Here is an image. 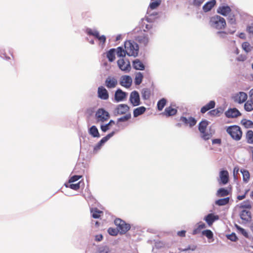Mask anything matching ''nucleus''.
I'll return each instance as SVG.
<instances>
[{"mask_svg": "<svg viewBox=\"0 0 253 253\" xmlns=\"http://www.w3.org/2000/svg\"><path fill=\"white\" fill-rule=\"evenodd\" d=\"M209 24L211 28L218 30H224L226 26L225 19L217 15L210 18Z\"/></svg>", "mask_w": 253, "mask_h": 253, "instance_id": "nucleus-1", "label": "nucleus"}, {"mask_svg": "<svg viewBox=\"0 0 253 253\" xmlns=\"http://www.w3.org/2000/svg\"><path fill=\"white\" fill-rule=\"evenodd\" d=\"M125 52L129 56L136 57L138 55L139 46L135 42L131 41H126L125 42Z\"/></svg>", "mask_w": 253, "mask_h": 253, "instance_id": "nucleus-2", "label": "nucleus"}, {"mask_svg": "<svg viewBox=\"0 0 253 253\" xmlns=\"http://www.w3.org/2000/svg\"><path fill=\"white\" fill-rule=\"evenodd\" d=\"M114 223L117 228L121 234H124L127 232L130 228L129 224L126 223V222L120 218H116L114 220Z\"/></svg>", "mask_w": 253, "mask_h": 253, "instance_id": "nucleus-3", "label": "nucleus"}, {"mask_svg": "<svg viewBox=\"0 0 253 253\" xmlns=\"http://www.w3.org/2000/svg\"><path fill=\"white\" fill-rule=\"evenodd\" d=\"M226 130L233 139L239 140L241 138L242 132L239 126H231L228 127Z\"/></svg>", "mask_w": 253, "mask_h": 253, "instance_id": "nucleus-4", "label": "nucleus"}, {"mask_svg": "<svg viewBox=\"0 0 253 253\" xmlns=\"http://www.w3.org/2000/svg\"><path fill=\"white\" fill-rule=\"evenodd\" d=\"M209 122L206 120L202 121L199 124V129L201 133V137L205 140H208L211 137V134L206 132V128Z\"/></svg>", "mask_w": 253, "mask_h": 253, "instance_id": "nucleus-5", "label": "nucleus"}, {"mask_svg": "<svg viewBox=\"0 0 253 253\" xmlns=\"http://www.w3.org/2000/svg\"><path fill=\"white\" fill-rule=\"evenodd\" d=\"M95 117L97 122H104L109 119L110 115L107 111L101 108L96 112Z\"/></svg>", "mask_w": 253, "mask_h": 253, "instance_id": "nucleus-6", "label": "nucleus"}, {"mask_svg": "<svg viewBox=\"0 0 253 253\" xmlns=\"http://www.w3.org/2000/svg\"><path fill=\"white\" fill-rule=\"evenodd\" d=\"M117 64L120 69L123 71L128 72L130 70L131 66L128 59H120L117 61Z\"/></svg>", "mask_w": 253, "mask_h": 253, "instance_id": "nucleus-7", "label": "nucleus"}, {"mask_svg": "<svg viewBox=\"0 0 253 253\" xmlns=\"http://www.w3.org/2000/svg\"><path fill=\"white\" fill-rule=\"evenodd\" d=\"M118 84V80L116 77L109 76L105 81V85L108 89L115 88Z\"/></svg>", "mask_w": 253, "mask_h": 253, "instance_id": "nucleus-8", "label": "nucleus"}, {"mask_svg": "<svg viewBox=\"0 0 253 253\" xmlns=\"http://www.w3.org/2000/svg\"><path fill=\"white\" fill-rule=\"evenodd\" d=\"M247 98L248 95L247 93L242 91L234 94L232 96L234 101L239 104H242L245 102Z\"/></svg>", "mask_w": 253, "mask_h": 253, "instance_id": "nucleus-9", "label": "nucleus"}, {"mask_svg": "<svg viewBox=\"0 0 253 253\" xmlns=\"http://www.w3.org/2000/svg\"><path fill=\"white\" fill-rule=\"evenodd\" d=\"M129 101L133 106H138L140 104V97L137 91H133L131 92Z\"/></svg>", "mask_w": 253, "mask_h": 253, "instance_id": "nucleus-10", "label": "nucleus"}, {"mask_svg": "<svg viewBox=\"0 0 253 253\" xmlns=\"http://www.w3.org/2000/svg\"><path fill=\"white\" fill-rule=\"evenodd\" d=\"M129 110V106L125 104H121L118 105L115 109V113L117 115H124L126 114Z\"/></svg>", "mask_w": 253, "mask_h": 253, "instance_id": "nucleus-11", "label": "nucleus"}, {"mask_svg": "<svg viewBox=\"0 0 253 253\" xmlns=\"http://www.w3.org/2000/svg\"><path fill=\"white\" fill-rule=\"evenodd\" d=\"M120 84L126 88H129L132 84L131 78L127 75L122 76L120 78Z\"/></svg>", "mask_w": 253, "mask_h": 253, "instance_id": "nucleus-12", "label": "nucleus"}, {"mask_svg": "<svg viewBox=\"0 0 253 253\" xmlns=\"http://www.w3.org/2000/svg\"><path fill=\"white\" fill-rule=\"evenodd\" d=\"M98 97L102 100H107L109 95L107 89L103 86L98 87L97 90Z\"/></svg>", "mask_w": 253, "mask_h": 253, "instance_id": "nucleus-13", "label": "nucleus"}, {"mask_svg": "<svg viewBox=\"0 0 253 253\" xmlns=\"http://www.w3.org/2000/svg\"><path fill=\"white\" fill-rule=\"evenodd\" d=\"M127 93L119 88L115 92L114 98L116 102H120L125 100L127 96Z\"/></svg>", "mask_w": 253, "mask_h": 253, "instance_id": "nucleus-14", "label": "nucleus"}, {"mask_svg": "<svg viewBox=\"0 0 253 253\" xmlns=\"http://www.w3.org/2000/svg\"><path fill=\"white\" fill-rule=\"evenodd\" d=\"M135 40L140 44L144 46L146 45L148 42V35L145 33V31H144V33L136 36Z\"/></svg>", "mask_w": 253, "mask_h": 253, "instance_id": "nucleus-15", "label": "nucleus"}, {"mask_svg": "<svg viewBox=\"0 0 253 253\" xmlns=\"http://www.w3.org/2000/svg\"><path fill=\"white\" fill-rule=\"evenodd\" d=\"M87 33L88 35H92L97 38L100 42L104 43L106 42V37L105 36H100L99 32L97 31H92L91 29H89Z\"/></svg>", "mask_w": 253, "mask_h": 253, "instance_id": "nucleus-16", "label": "nucleus"}, {"mask_svg": "<svg viewBox=\"0 0 253 253\" xmlns=\"http://www.w3.org/2000/svg\"><path fill=\"white\" fill-rule=\"evenodd\" d=\"M204 219L208 223L209 226H211L215 221L219 219V216L218 215H215L213 213H210L206 216Z\"/></svg>", "mask_w": 253, "mask_h": 253, "instance_id": "nucleus-17", "label": "nucleus"}, {"mask_svg": "<svg viewBox=\"0 0 253 253\" xmlns=\"http://www.w3.org/2000/svg\"><path fill=\"white\" fill-rule=\"evenodd\" d=\"M219 178L223 184H227L229 181L228 172L225 170H221L219 172Z\"/></svg>", "mask_w": 253, "mask_h": 253, "instance_id": "nucleus-18", "label": "nucleus"}, {"mask_svg": "<svg viewBox=\"0 0 253 253\" xmlns=\"http://www.w3.org/2000/svg\"><path fill=\"white\" fill-rule=\"evenodd\" d=\"M230 11V7L227 5H221L218 8L217 10V12L218 13L224 16L228 15Z\"/></svg>", "mask_w": 253, "mask_h": 253, "instance_id": "nucleus-19", "label": "nucleus"}, {"mask_svg": "<svg viewBox=\"0 0 253 253\" xmlns=\"http://www.w3.org/2000/svg\"><path fill=\"white\" fill-rule=\"evenodd\" d=\"M228 118H236L241 115L240 112L236 108L229 109L225 113Z\"/></svg>", "mask_w": 253, "mask_h": 253, "instance_id": "nucleus-20", "label": "nucleus"}, {"mask_svg": "<svg viewBox=\"0 0 253 253\" xmlns=\"http://www.w3.org/2000/svg\"><path fill=\"white\" fill-rule=\"evenodd\" d=\"M180 121L186 125H189L190 127L194 126L196 124V120L192 117H189L187 119L185 117H182L180 118Z\"/></svg>", "mask_w": 253, "mask_h": 253, "instance_id": "nucleus-21", "label": "nucleus"}, {"mask_svg": "<svg viewBox=\"0 0 253 253\" xmlns=\"http://www.w3.org/2000/svg\"><path fill=\"white\" fill-rule=\"evenodd\" d=\"M146 110V108L144 106L139 107L134 109L133 111V117L136 118L142 115L145 113Z\"/></svg>", "mask_w": 253, "mask_h": 253, "instance_id": "nucleus-22", "label": "nucleus"}, {"mask_svg": "<svg viewBox=\"0 0 253 253\" xmlns=\"http://www.w3.org/2000/svg\"><path fill=\"white\" fill-rule=\"evenodd\" d=\"M90 212L92 217L94 218H98L103 214V211H100L97 208H91L90 209Z\"/></svg>", "mask_w": 253, "mask_h": 253, "instance_id": "nucleus-23", "label": "nucleus"}, {"mask_svg": "<svg viewBox=\"0 0 253 253\" xmlns=\"http://www.w3.org/2000/svg\"><path fill=\"white\" fill-rule=\"evenodd\" d=\"M133 67L136 70H143L145 66L143 63L139 59H135L133 61Z\"/></svg>", "mask_w": 253, "mask_h": 253, "instance_id": "nucleus-24", "label": "nucleus"}, {"mask_svg": "<svg viewBox=\"0 0 253 253\" xmlns=\"http://www.w3.org/2000/svg\"><path fill=\"white\" fill-rule=\"evenodd\" d=\"M240 217L242 220L249 221L251 218V213L247 210H243L240 213Z\"/></svg>", "mask_w": 253, "mask_h": 253, "instance_id": "nucleus-25", "label": "nucleus"}, {"mask_svg": "<svg viewBox=\"0 0 253 253\" xmlns=\"http://www.w3.org/2000/svg\"><path fill=\"white\" fill-rule=\"evenodd\" d=\"M215 0H211L210 1H208L203 6V8L204 11L205 12L209 11L214 6V5L215 4Z\"/></svg>", "mask_w": 253, "mask_h": 253, "instance_id": "nucleus-26", "label": "nucleus"}, {"mask_svg": "<svg viewBox=\"0 0 253 253\" xmlns=\"http://www.w3.org/2000/svg\"><path fill=\"white\" fill-rule=\"evenodd\" d=\"M215 102L214 101H211L208 104L203 106L201 110L202 113H205L209 110L213 108L215 106Z\"/></svg>", "mask_w": 253, "mask_h": 253, "instance_id": "nucleus-27", "label": "nucleus"}, {"mask_svg": "<svg viewBox=\"0 0 253 253\" xmlns=\"http://www.w3.org/2000/svg\"><path fill=\"white\" fill-rule=\"evenodd\" d=\"M88 132L93 137H99L100 134L98 129L95 126H92L88 130Z\"/></svg>", "mask_w": 253, "mask_h": 253, "instance_id": "nucleus-28", "label": "nucleus"}, {"mask_svg": "<svg viewBox=\"0 0 253 253\" xmlns=\"http://www.w3.org/2000/svg\"><path fill=\"white\" fill-rule=\"evenodd\" d=\"M176 112L177 110L175 109L169 107L165 109V112L163 113L162 115L166 116H170L175 115Z\"/></svg>", "mask_w": 253, "mask_h": 253, "instance_id": "nucleus-29", "label": "nucleus"}, {"mask_svg": "<svg viewBox=\"0 0 253 253\" xmlns=\"http://www.w3.org/2000/svg\"><path fill=\"white\" fill-rule=\"evenodd\" d=\"M141 95L143 99H148L151 96V91L148 88H143L141 91Z\"/></svg>", "mask_w": 253, "mask_h": 253, "instance_id": "nucleus-30", "label": "nucleus"}, {"mask_svg": "<svg viewBox=\"0 0 253 253\" xmlns=\"http://www.w3.org/2000/svg\"><path fill=\"white\" fill-rule=\"evenodd\" d=\"M223 112L221 108H218L216 109L212 110L209 112V114L213 116H219Z\"/></svg>", "mask_w": 253, "mask_h": 253, "instance_id": "nucleus-31", "label": "nucleus"}, {"mask_svg": "<svg viewBox=\"0 0 253 253\" xmlns=\"http://www.w3.org/2000/svg\"><path fill=\"white\" fill-rule=\"evenodd\" d=\"M115 49L114 48L111 49L107 53V57L110 62H113L115 59Z\"/></svg>", "mask_w": 253, "mask_h": 253, "instance_id": "nucleus-32", "label": "nucleus"}, {"mask_svg": "<svg viewBox=\"0 0 253 253\" xmlns=\"http://www.w3.org/2000/svg\"><path fill=\"white\" fill-rule=\"evenodd\" d=\"M246 137L248 143L253 144V131L248 130L246 133Z\"/></svg>", "mask_w": 253, "mask_h": 253, "instance_id": "nucleus-33", "label": "nucleus"}, {"mask_svg": "<svg viewBox=\"0 0 253 253\" xmlns=\"http://www.w3.org/2000/svg\"><path fill=\"white\" fill-rule=\"evenodd\" d=\"M229 194V191L225 188H220L217 192L216 195L217 197H224Z\"/></svg>", "mask_w": 253, "mask_h": 253, "instance_id": "nucleus-34", "label": "nucleus"}, {"mask_svg": "<svg viewBox=\"0 0 253 253\" xmlns=\"http://www.w3.org/2000/svg\"><path fill=\"white\" fill-rule=\"evenodd\" d=\"M206 227V224L202 222H200L198 223V227L197 228L195 229L193 231V234L195 235L199 232V231L204 228Z\"/></svg>", "mask_w": 253, "mask_h": 253, "instance_id": "nucleus-35", "label": "nucleus"}, {"mask_svg": "<svg viewBox=\"0 0 253 253\" xmlns=\"http://www.w3.org/2000/svg\"><path fill=\"white\" fill-rule=\"evenodd\" d=\"M245 109L248 112L253 110V101L250 99L244 105Z\"/></svg>", "mask_w": 253, "mask_h": 253, "instance_id": "nucleus-36", "label": "nucleus"}, {"mask_svg": "<svg viewBox=\"0 0 253 253\" xmlns=\"http://www.w3.org/2000/svg\"><path fill=\"white\" fill-rule=\"evenodd\" d=\"M241 172L243 175V180L246 182H248L250 177L249 172L248 170L245 169L241 170Z\"/></svg>", "mask_w": 253, "mask_h": 253, "instance_id": "nucleus-37", "label": "nucleus"}, {"mask_svg": "<svg viewBox=\"0 0 253 253\" xmlns=\"http://www.w3.org/2000/svg\"><path fill=\"white\" fill-rule=\"evenodd\" d=\"M229 198H225L223 199H219L215 201V204L218 206H224L227 204L229 202Z\"/></svg>", "mask_w": 253, "mask_h": 253, "instance_id": "nucleus-38", "label": "nucleus"}, {"mask_svg": "<svg viewBox=\"0 0 253 253\" xmlns=\"http://www.w3.org/2000/svg\"><path fill=\"white\" fill-rule=\"evenodd\" d=\"M202 234L207 237L209 240L212 239L213 241V234L212 231L210 230H205L202 231Z\"/></svg>", "mask_w": 253, "mask_h": 253, "instance_id": "nucleus-39", "label": "nucleus"}, {"mask_svg": "<svg viewBox=\"0 0 253 253\" xmlns=\"http://www.w3.org/2000/svg\"><path fill=\"white\" fill-rule=\"evenodd\" d=\"M143 78V76L141 73H137L135 78V84L137 85L140 84L142 81Z\"/></svg>", "mask_w": 253, "mask_h": 253, "instance_id": "nucleus-40", "label": "nucleus"}, {"mask_svg": "<svg viewBox=\"0 0 253 253\" xmlns=\"http://www.w3.org/2000/svg\"><path fill=\"white\" fill-rule=\"evenodd\" d=\"M241 123L246 128H250L253 126V123L251 120L244 119L242 121Z\"/></svg>", "mask_w": 253, "mask_h": 253, "instance_id": "nucleus-41", "label": "nucleus"}, {"mask_svg": "<svg viewBox=\"0 0 253 253\" xmlns=\"http://www.w3.org/2000/svg\"><path fill=\"white\" fill-rule=\"evenodd\" d=\"M117 54L118 57H125L126 54L125 52V49H124L122 47H118L117 48Z\"/></svg>", "mask_w": 253, "mask_h": 253, "instance_id": "nucleus-42", "label": "nucleus"}, {"mask_svg": "<svg viewBox=\"0 0 253 253\" xmlns=\"http://www.w3.org/2000/svg\"><path fill=\"white\" fill-rule=\"evenodd\" d=\"M115 123L114 121L111 120V121H110L109 123H108L107 124L104 125V126H101V129L102 131L106 132L107 130H108L109 129L110 126H111L112 125H115Z\"/></svg>", "mask_w": 253, "mask_h": 253, "instance_id": "nucleus-43", "label": "nucleus"}, {"mask_svg": "<svg viewBox=\"0 0 253 253\" xmlns=\"http://www.w3.org/2000/svg\"><path fill=\"white\" fill-rule=\"evenodd\" d=\"M67 187H69L72 189L77 190L80 188V182L76 183V184H70L65 185Z\"/></svg>", "mask_w": 253, "mask_h": 253, "instance_id": "nucleus-44", "label": "nucleus"}, {"mask_svg": "<svg viewBox=\"0 0 253 253\" xmlns=\"http://www.w3.org/2000/svg\"><path fill=\"white\" fill-rule=\"evenodd\" d=\"M242 48L246 52H248L251 50L252 47L249 42H245L242 44Z\"/></svg>", "mask_w": 253, "mask_h": 253, "instance_id": "nucleus-45", "label": "nucleus"}, {"mask_svg": "<svg viewBox=\"0 0 253 253\" xmlns=\"http://www.w3.org/2000/svg\"><path fill=\"white\" fill-rule=\"evenodd\" d=\"M131 118V114L130 113H127L126 114L125 116L121 117L118 119V122H126L128 121Z\"/></svg>", "mask_w": 253, "mask_h": 253, "instance_id": "nucleus-46", "label": "nucleus"}, {"mask_svg": "<svg viewBox=\"0 0 253 253\" xmlns=\"http://www.w3.org/2000/svg\"><path fill=\"white\" fill-rule=\"evenodd\" d=\"M236 227L237 229L238 230V232L239 233H241V234H242L243 236H244L246 237H248V234L247 232L244 229L240 227L239 226H238L237 225H236Z\"/></svg>", "mask_w": 253, "mask_h": 253, "instance_id": "nucleus-47", "label": "nucleus"}, {"mask_svg": "<svg viewBox=\"0 0 253 253\" xmlns=\"http://www.w3.org/2000/svg\"><path fill=\"white\" fill-rule=\"evenodd\" d=\"M108 233L112 236H116L118 235L119 232L118 229H115L114 228H109L108 229Z\"/></svg>", "mask_w": 253, "mask_h": 253, "instance_id": "nucleus-48", "label": "nucleus"}, {"mask_svg": "<svg viewBox=\"0 0 253 253\" xmlns=\"http://www.w3.org/2000/svg\"><path fill=\"white\" fill-rule=\"evenodd\" d=\"M99 253H109V248L107 246H103L101 247L98 249Z\"/></svg>", "mask_w": 253, "mask_h": 253, "instance_id": "nucleus-49", "label": "nucleus"}, {"mask_svg": "<svg viewBox=\"0 0 253 253\" xmlns=\"http://www.w3.org/2000/svg\"><path fill=\"white\" fill-rule=\"evenodd\" d=\"M166 102L167 101L165 98H163L159 100V111L161 110L164 108Z\"/></svg>", "mask_w": 253, "mask_h": 253, "instance_id": "nucleus-50", "label": "nucleus"}, {"mask_svg": "<svg viewBox=\"0 0 253 253\" xmlns=\"http://www.w3.org/2000/svg\"><path fill=\"white\" fill-rule=\"evenodd\" d=\"M81 177V176L79 175H74L70 177V178L69 180V182L72 183L74 182L77 180H78Z\"/></svg>", "mask_w": 253, "mask_h": 253, "instance_id": "nucleus-51", "label": "nucleus"}, {"mask_svg": "<svg viewBox=\"0 0 253 253\" xmlns=\"http://www.w3.org/2000/svg\"><path fill=\"white\" fill-rule=\"evenodd\" d=\"M239 168L236 166L233 169V176L235 179L237 178L238 174H239Z\"/></svg>", "mask_w": 253, "mask_h": 253, "instance_id": "nucleus-52", "label": "nucleus"}, {"mask_svg": "<svg viewBox=\"0 0 253 253\" xmlns=\"http://www.w3.org/2000/svg\"><path fill=\"white\" fill-rule=\"evenodd\" d=\"M158 6V1H156L155 2H152L150 4L149 8L151 10H153L156 8Z\"/></svg>", "mask_w": 253, "mask_h": 253, "instance_id": "nucleus-53", "label": "nucleus"}, {"mask_svg": "<svg viewBox=\"0 0 253 253\" xmlns=\"http://www.w3.org/2000/svg\"><path fill=\"white\" fill-rule=\"evenodd\" d=\"M227 237L228 239L232 241H235L237 239L236 235L235 233H232L230 235H228L227 236Z\"/></svg>", "mask_w": 253, "mask_h": 253, "instance_id": "nucleus-54", "label": "nucleus"}, {"mask_svg": "<svg viewBox=\"0 0 253 253\" xmlns=\"http://www.w3.org/2000/svg\"><path fill=\"white\" fill-rule=\"evenodd\" d=\"M242 207L246 208H248V209H250L252 207V205H251L250 202H247L244 203V204H242Z\"/></svg>", "mask_w": 253, "mask_h": 253, "instance_id": "nucleus-55", "label": "nucleus"}, {"mask_svg": "<svg viewBox=\"0 0 253 253\" xmlns=\"http://www.w3.org/2000/svg\"><path fill=\"white\" fill-rule=\"evenodd\" d=\"M204 1V0H194L193 4L197 6L200 5Z\"/></svg>", "mask_w": 253, "mask_h": 253, "instance_id": "nucleus-56", "label": "nucleus"}, {"mask_svg": "<svg viewBox=\"0 0 253 253\" xmlns=\"http://www.w3.org/2000/svg\"><path fill=\"white\" fill-rule=\"evenodd\" d=\"M247 31L249 33L253 34V24H251L248 27Z\"/></svg>", "mask_w": 253, "mask_h": 253, "instance_id": "nucleus-57", "label": "nucleus"}, {"mask_svg": "<svg viewBox=\"0 0 253 253\" xmlns=\"http://www.w3.org/2000/svg\"><path fill=\"white\" fill-rule=\"evenodd\" d=\"M109 139L108 138V137L107 136L103 137L101 140L99 141V144L100 145H102V144L106 142L108 140H109Z\"/></svg>", "mask_w": 253, "mask_h": 253, "instance_id": "nucleus-58", "label": "nucleus"}, {"mask_svg": "<svg viewBox=\"0 0 253 253\" xmlns=\"http://www.w3.org/2000/svg\"><path fill=\"white\" fill-rule=\"evenodd\" d=\"M103 239V236L101 234L97 235L95 236V241H101Z\"/></svg>", "mask_w": 253, "mask_h": 253, "instance_id": "nucleus-59", "label": "nucleus"}, {"mask_svg": "<svg viewBox=\"0 0 253 253\" xmlns=\"http://www.w3.org/2000/svg\"><path fill=\"white\" fill-rule=\"evenodd\" d=\"M229 22L231 24H234L235 23V19L234 16H230L229 18Z\"/></svg>", "mask_w": 253, "mask_h": 253, "instance_id": "nucleus-60", "label": "nucleus"}, {"mask_svg": "<svg viewBox=\"0 0 253 253\" xmlns=\"http://www.w3.org/2000/svg\"><path fill=\"white\" fill-rule=\"evenodd\" d=\"M213 144H220L221 142V140L219 139H214L212 141Z\"/></svg>", "mask_w": 253, "mask_h": 253, "instance_id": "nucleus-61", "label": "nucleus"}, {"mask_svg": "<svg viewBox=\"0 0 253 253\" xmlns=\"http://www.w3.org/2000/svg\"><path fill=\"white\" fill-rule=\"evenodd\" d=\"M185 231H184V230L179 231L177 233L178 235L179 236H185Z\"/></svg>", "mask_w": 253, "mask_h": 253, "instance_id": "nucleus-62", "label": "nucleus"}, {"mask_svg": "<svg viewBox=\"0 0 253 253\" xmlns=\"http://www.w3.org/2000/svg\"><path fill=\"white\" fill-rule=\"evenodd\" d=\"M249 95L250 97V100L253 101V88L250 91Z\"/></svg>", "mask_w": 253, "mask_h": 253, "instance_id": "nucleus-63", "label": "nucleus"}, {"mask_svg": "<svg viewBox=\"0 0 253 253\" xmlns=\"http://www.w3.org/2000/svg\"><path fill=\"white\" fill-rule=\"evenodd\" d=\"M246 197V193L242 195H239L237 197V199L239 200H242L243 199H244V198H245Z\"/></svg>", "mask_w": 253, "mask_h": 253, "instance_id": "nucleus-64", "label": "nucleus"}]
</instances>
